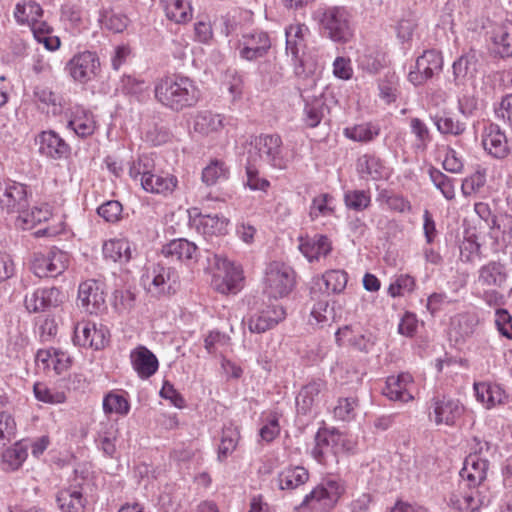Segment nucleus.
Instances as JSON below:
<instances>
[{
	"mask_svg": "<svg viewBox=\"0 0 512 512\" xmlns=\"http://www.w3.org/2000/svg\"><path fill=\"white\" fill-rule=\"evenodd\" d=\"M28 187L22 183L8 181L0 183V208L7 213L19 214L29 207Z\"/></svg>",
	"mask_w": 512,
	"mask_h": 512,
	"instance_id": "11",
	"label": "nucleus"
},
{
	"mask_svg": "<svg viewBox=\"0 0 512 512\" xmlns=\"http://www.w3.org/2000/svg\"><path fill=\"white\" fill-rule=\"evenodd\" d=\"M99 65V59L96 54L85 51L70 59L66 69L75 81L86 83L96 74Z\"/></svg>",
	"mask_w": 512,
	"mask_h": 512,
	"instance_id": "12",
	"label": "nucleus"
},
{
	"mask_svg": "<svg viewBox=\"0 0 512 512\" xmlns=\"http://www.w3.org/2000/svg\"><path fill=\"white\" fill-rule=\"evenodd\" d=\"M432 408L434 422L437 425L445 424L448 426L454 425L464 410L459 400L445 396L433 398Z\"/></svg>",
	"mask_w": 512,
	"mask_h": 512,
	"instance_id": "14",
	"label": "nucleus"
},
{
	"mask_svg": "<svg viewBox=\"0 0 512 512\" xmlns=\"http://www.w3.org/2000/svg\"><path fill=\"white\" fill-rule=\"evenodd\" d=\"M263 292L269 298L279 299L286 297L295 285L294 270L281 262H271L265 270Z\"/></svg>",
	"mask_w": 512,
	"mask_h": 512,
	"instance_id": "5",
	"label": "nucleus"
},
{
	"mask_svg": "<svg viewBox=\"0 0 512 512\" xmlns=\"http://www.w3.org/2000/svg\"><path fill=\"white\" fill-rule=\"evenodd\" d=\"M246 153L249 162L264 160L279 169L286 167V160L282 151V139L277 134L255 137L249 143Z\"/></svg>",
	"mask_w": 512,
	"mask_h": 512,
	"instance_id": "4",
	"label": "nucleus"
},
{
	"mask_svg": "<svg viewBox=\"0 0 512 512\" xmlns=\"http://www.w3.org/2000/svg\"><path fill=\"white\" fill-rule=\"evenodd\" d=\"M443 68V57L437 50H426L417 57L415 69L408 74V80L415 86L422 85L439 74Z\"/></svg>",
	"mask_w": 512,
	"mask_h": 512,
	"instance_id": "10",
	"label": "nucleus"
},
{
	"mask_svg": "<svg viewBox=\"0 0 512 512\" xmlns=\"http://www.w3.org/2000/svg\"><path fill=\"white\" fill-rule=\"evenodd\" d=\"M43 16L42 7L35 1L19 2L15 6L14 18L20 25L30 26Z\"/></svg>",
	"mask_w": 512,
	"mask_h": 512,
	"instance_id": "38",
	"label": "nucleus"
},
{
	"mask_svg": "<svg viewBox=\"0 0 512 512\" xmlns=\"http://www.w3.org/2000/svg\"><path fill=\"white\" fill-rule=\"evenodd\" d=\"M120 89L124 94L139 98L148 89V85L144 80L128 75L122 77Z\"/></svg>",
	"mask_w": 512,
	"mask_h": 512,
	"instance_id": "61",
	"label": "nucleus"
},
{
	"mask_svg": "<svg viewBox=\"0 0 512 512\" xmlns=\"http://www.w3.org/2000/svg\"><path fill=\"white\" fill-rule=\"evenodd\" d=\"M325 382L313 380L303 386L296 397L297 410L301 414L308 413L318 400L319 394L325 389Z\"/></svg>",
	"mask_w": 512,
	"mask_h": 512,
	"instance_id": "29",
	"label": "nucleus"
},
{
	"mask_svg": "<svg viewBox=\"0 0 512 512\" xmlns=\"http://www.w3.org/2000/svg\"><path fill=\"white\" fill-rule=\"evenodd\" d=\"M326 289L332 293H341L347 285L348 275L343 270H330L323 274Z\"/></svg>",
	"mask_w": 512,
	"mask_h": 512,
	"instance_id": "58",
	"label": "nucleus"
},
{
	"mask_svg": "<svg viewBox=\"0 0 512 512\" xmlns=\"http://www.w3.org/2000/svg\"><path fill=\"white\" fill-rule=\"evenodd\" d=\"M34 100L41 110H46L57 115L61 112L62 105L59 96L50 88L45 86H36L33 91Z\"/></svg>",
	"mask_w": 512,
	"mask_h": 512,
	"instance_id": "37",
	"label": "nucleus"
},
{
	"mask_svg": "<svg viewBox=\"0 0 512 512\" xmlns=\"http://www.w3.org/2000/svg\"><path fill=\"white\" fill-rule=\"evenodd\" d=\"M27 456L28 444L24 441H18L3 451L2 467L5 471H15L22 466Z\"/></svg>",
	"mask_w": 512,
	"mask_h": 512,
	"instance_id": "34",
	"label": "nucleus"
},
{
	"mask_svg": "<svg viewBox=\"0 0 512 512\" xmlns=\"http://www.w3.org/2000/svg\"><path fill=\"white\" fill-rule=\"evenodd\" d=\"M103 255L105 258L116 261H128L131 258L130 245L127 241L109 240L103 245Z\"/></svg>",
	"mask_w": 512,
	"mask_h": 512,
	"instance_id": "48",
	"label": "nucleus"
},
{
	"mask_svg": "<svg viewBox=\"0 0 512 512\" xmlns=\"http://www.w3.org/2000/svg\"><path fill=\"white\" fill-rule=\"evenodd\" d=\"M285 314V310L281 305H269L249 319L248 328L252 333H264L282 321L285 318Z\"/></svg>",
	"mask_w": 512,
	"mask_h": 512,
	"instance_id": "15",
	"label": "nucleus"
},
{
	"mask_svg": "<svg viewBox=\"0 0 512 512\" xmlns=\"http://www.w3.org/2000/svg\"><path fill=\"white\" fill-rule=\"evenodd\" d=\"M223 127V118L211 111L199 112L194 118V131L201 135H209Z\"/></svg>",
	"mask_w": 512,
	"mask_h": 512,
	"instance_id": "39",
	"label": "nucleus"
},
{
	"mask_svg": "<svg viewBox=\"0 0 512 512\" xmlns=\"http://www.w3.org/2000/svg\"><path fill=\"white\" fill-rule=\"evenodd\" d=\"M304 121L307 126L314 128L318 126L323 117L324 101L322 97H305Z\"/></svg>",
	"mask_w": 512,
	"mask_h": 512,
	"instance_id": "49",
	"label": "nucleus"
},
{
	"mask_svg": "<svg viewBox=\"0 0 512 512\" xmlns=\"http://www.w3.org/2000/svg\"><path fill=\"white\" fill-rule=\"evenodd\" d=\"M332 197L329 194H321L315 197L310 207V216L317 218L319 216H329L334 213L331 206Z\"/></svg>",
	"mask_w": 512,
	"mask_h": 512,
	"instance_id": "60",
	"label": "nucleus"
},
{
	"mask_svg": "<svg viewBox=\"0 0 512 512\" xmlns=\"http://www.w3.org/2000/svg\"><path fill=\"white\" fill-rule=\"evenodd\" d=\"M162 254L171 260L191 261L197 258V246L186 239H174L162 248Z\"/></svg>",
	"mask_w": 512,
	"mask_h": 512,
	"instance_id": "26",
	"label": "nucleus"
},
{
	"mask_svg": "<svg viewBox=\"0 0 512 512\" xmlns=\"http://www.w3.org/2000/svg\"><path fill=\"white\" fill-rule=\"evenodd\" d=\"M309 479L308 471L301 466L288 467L278 475V486L281 490H293L305 484Z\"/></svg>",
	"mask_w": 512,
	"mask_h": 512,
	"instance_id": "35",
	"label": "nucleus"
},
{
	"mask_svg": "<svg viewBox=\"0 0 512 512\" xmlns=\"http://www.w3.org/2000/svg\"><path fill=\"white\" fill-rule=\"evenodd\" d=\"M379 132L380 129L378 126L366 123L345 128L344 135L353 141L369 142L377 137Z\"/></svg>",
	"mask_w": 512,
	"mask_h": 512,
	"instance_id": "52",
	"label": "nucleus"
},
{
	"mask_svg": "<svg viewBox=\"0 0 512 512\" xmlns=\"http://www.w3.org/2000/svg\"><path fill=\"white\" fill-rule=\"evenodd\" d=\"M228 223L229 220L224 216L201 215L197 222V231L205 237L225 235Z\"/></svg>",
	"mask_w": 512,
	"mask_h": 512,
	"instance_id": "33",
	"label": "nucleus"
},
{
	"mask_svg": "<svg viewBox=\"0 0 512 512\" xmlns=\"http://www.w3.org/2000/svg\"><path fill=\"white\" fill-rule=\"evenodd\" d=\"M308 28L304 24H291L285 28L286 53L293 61L300 59V52L305 47L304 35Z\"/></svg>",
	"mask_w": 512,
	"mask_h": 512,
	"instance_id": "30",
	"label": "nucleus"
},
{
	"mask_svg": "<svg viewBox=\"0 0 512 512\" xmlns=\"http://www.w3.org/2000/svg\"><path fill=\"white\" fill-rule=\"evenodd\" d=\"M67 127L84 138L94 133L96 125L92 114L78 107L72 112Z\"/></svg>",
	"mask_w": 512,
	"mask_h": 512,
	"instance_id": "32",
	"label": "nucleus"
},
{
	"mask_svg": "<svg viewBox=\"0 0 512 512\" xmlns=\"http://www.w3.org/2000/svg\"><path fill=\"white\" fill-rule=\"evenodd\" d=\"M239 437L240 435L237 427L229 425L223 428L221 442L218 449V459L220 461L227 458V456L236 449Z\"/></svg>",
	"mask_w": 512,
	"mask_h": 512,
	"instance_id": "50",
	"label": "nucleus"
},
{
	"mask_svg": "<svg viewBox=\"0 0 512 512\" xmlns=\"http://www.w3.org/2000/svg\"><path fill=\"white\" fill-rule=\"evenodd\" d=\"M486 183V173L484 170H477L471 176L465 178L461 185L462 193L466 196L477 193Z\"/></svg>",
	"mask_w": 512,
	"mask_h": 512,
	"instance_id": "62",
	"label": "nucleus"
},
{
	"mask_svg": "<svg viewBox=\"0 0 512 512\" xmlns=\"http://www.w3.org/2000/svg\"><path fill=\"white\" fill-rule=\"evenodd\" d=\"M103 410L106 414L127 415L130 410V404L123 395L110 392L103 399Z\"/></svg>",
	"mask_w": 512,
	"mask_h": 512,
	"instance_id": "54",
	"label": "nucleus"
},
{
	"mask_svg": "<svg viewBox=\"0 0 512 512\" xmlns=\"http://www.w3.org/2000/svg\"><path fill=\"white\" fill-rule=\"evenodd\" d=\"M147 291L153 296L174 294L179 288V276L172 267L154 264L143 276Z\"/></svg>",
	"mask_w": 512,
	"mask_h": 512,
	"instance_id": "6",
	"label": "nucleus"
},
{
	"mask_svg": "<svg viewBox=\"0 0 512 512\" xmlns=\"http://www.w3.org/2000/svg\"><path fill=\"white\" fill-rule=\"evenodd\" d=\"M343 492L344 485L339 479L327 478L305 496L302 504L309 505L311 509H317L315 504L318 503L320 508L331 509Z\"/></svg>",
	"mask_w": 512,
	"mask_h": 512,
	"instance_id": "7",
	"label": "nucleus"
},
{
	"mask_svg": "<svg viewBox=\"0 0 512 512\" xmlns=\"http://www.w3.org/2000/svg\"><path fill=\"white\" fill-rule=\"evenodd\" d=\"M177 185L178 179L176 176L164 172L157 173L156 171L153 175L148 176L147 179L145 178L141 184L145 191L164 196L172 194Z\"/></svg>",
	"mask_w": 512,
	"mask_h": 512,
	"instance_id": "25",
	"label": "nucleus"
},
{
	"mask_svg": "<svg viewBox=\"0 0 512 512\" xmlns=\"http://www.w3.org/2000/svg\"><path fill=\"white\" fill-rule=\"evenodd\" d=\"M351 15L344 6L320 5L313 12V19L324 34L334 42L346 43L353 36Z\"/></svg>",
	"mask_w": 512,
	"mask_h": 512,
	"instance_id": "2",
	"label": "nucleus"
},
{
	"mask_svg": "<svg viewBox=\"0 0 512 512\" xmlns=\"http://www.w3.org/2000/svg\"><path fill=\"white\" fill-rule=\"evenodd\" d=\"M356 168L361 178L381 180L388 176V171L380 158L364 154L357 160Z\"/></svg>",
	"mask_w": 512,
	"mask_h": 512,
	"instance_id": "28",
	"label": "nucleus"
},
{
	"mask_svg": "<svg viewBox=\"0 0 512 512\" xmlns=\"http://www.w3.org/2000/svg\"><path fill=\"white\" fill-rule=\"evenodd\" d=\"M430 180L434 184V186L440 190L442 195L447 200H452L455 198V186L454 179L448 177L440 170L430 167L428 170Z\"/></svg>",
	"mask_w": 512,
	"mask_h": 512,
	"instance_id": "51",
	"label": "nucleus"
},
{
	"mask_svg": "<svg viewBox=\"0 0 512 512\" xmlns=\"http://www.w3.org/2000/svg\"><path fill=\"white\" fill-rule=\"evenodd\" d=\"M154 95L163 106L177 112L194 106L199 99V91L194 82L180 75H169L157 79Z\"/></svg>",
	"mask_w": 512,
	"mask_h": 512,
	"instance_id": "1",
	"label": "nucleus"
},
{
	"mask_svg": "<svg viewBox=\"0 0 512 512\" xmlns=\"http://www.w3.org/2000/svg\"><path fill=\"white\" fill-rule=\"evenodd\" d=\"M78 302L90 314L98 313L104 306V293L95 280H88L79 285Z\"/></svg>",
	"mask_w": 512,
	"mask_h": 512,
	"instance_id": "18",
	"label": "nucleus"
},
{
	"mask_svg": "<svg viewBox=\"0 0 512 512\" xmlns=\"http://www.w3.org/2000/svg\"><path fill=\"white\" fill-rule=\"evenodd\" d=\"M229 177V169L221 160H212L202 171V181L212 186Z\"/></svg>",
	"mask_w": 512,
	"mask_h": 512,
	"instance_id": "47",
	"label": "nucleus"
},
{
	"mask_svg": "<svg viewBox=\"0 0 512 512\" xmlns=\"http://www.w3.org/2000/svg\"><path fill=\"white\" fill-rule=\"evenodd\" d=\"M29 27L34 38L39 43H43L47 50L55 51L60 47V39L57 36L51 35L52 28L45 21L38 19Z\"/></svg>",
	"mask_w": 512,
	"mask_h": 512,
	"instance_id": "43",
	"label": "nucleus"
},
{
	"mask_svg": "<svg viewBox=\"0 0 512 512\" xmlns=\"http://www.w3.org/2000/svg\"><path fill=\"white\" fill-rule=\"evenodd\" d=\"M130 358L134 370L143 379L151 377L158 369L156 356L144 346L133 350Z\"/></svg>",
	"mask_w": 512,
	"mask_h": 512,
	"instance_id": "24",
	"label": "nucleus"
},
{
	"mask_svg": "<svg viewBox=\"0 0 512 512\" xmlns=\"http://www.w3.org/2000/svg\"><path fill=\"white\" fill-rule=\"evenodd\" d=\"M168 19L177 24L187 23L192 19V8L185 0H163Z\"/></svg>",
	"mask_w": 512,
	"mask_h": 512,
	"instance_id": "40",
	"label": "nucleus"
},
{
	"mask_svg": "<svg viewBox=\"0 0 512 512\" xmlns=\"http://www.w3.org/2000/svg\"><path fill=\"white\" fill-rule=\"evenodd\" d=\"M315 442L312 454L318 462H324L329 453L336 455L352 449L351 443L346 442L345 436L335 430H319L315 436Z\"/></svg>",
	"mask_w": 512,
	"mask_h": 512,
	"instance_id": "8",
	"label": "nucleus"
},
{
	"mask_svg": "<svg viewBox=\"0 0 512 512\" xmlns=\"http://www.w3.org/2000/svg\"><path fill=\"white\" fill-rule=\"evenodd\" d=\"M68 267V254L61 250H51L47 255L34 253L31 260L32 272L42 277H56Z\"/></svg>",
	"mask_w": 512,
	"mask_h": 512,
	"instance_id": "9",
	"label": "nucleus"
},
{
	"mask_svg": "<svg viewBox=\"0 0 512 512\" xmlns=\"http://www.w3.org/2000/svg\"><path fill=\"white\" fill-rule=\"evenodd\" d=\"M492 41L495 53L501 57L512 56V22L508 21L496 27Z\"/></svg>",
	"mask_w": 512,
	"mask_h": 512,
	"instance_id": "36",
	"label": "nucleus"
},
{
	"mask_svg": "<svg viewBox=\"0 0 512 512\" xmlns=\"http://www.w3.org/2000/svg\"><path fill=\"white\" fill-rule=\"evenodd\" d=\"M413 378L409 373H401L398 376H389L383 388V395L392 401L408 402L413 399L409 386Z\"/></svg>",
	"mask_w": 512,
	"mask_h": 512,
	"instance_id": "19",
	"label": "nucleus"
},
{
	"mask_svg": "<svg viewBox=\"0 0 512 512\" xmlns=\"http://www.w3.org/2000/svg\"><path fill=\"white\" fill-rule=\"evenodd\" d=\"M208 268L213 270L212 286L222 294L237 293L244 277L239 266L217 254L207 257Z\"/></svg>",
	"mask_w": 512,
	"mask_h": 512,
	"instance_id": "3",
	"label": "nucleus"
},
{
	"mask_svg": "<svg viewBox=\"0 0 512 512\" xmlns=\"http://www.w3.org/2000/svg\"><path fill=\"white\" fill-rule=\"evenodd\" d=\"M271 46L267 33L259 31L243 36V48L240 56L246 60H255L263 57Z\"/></svg>",
	"mask_w": 512,
	"mask_h": 512,
	"instance_id": "22",
	"label": "nucleus"
},
{
	"mask_svg": "<svg viewBox=\"0 0 512 512\" xmlns=\"http://www.w3.org/2000/svg\"><path fill=\"white\" fill-rule=\"evenodd\" d=\"M155 172V163L152 157L149 155H142L138 158L137 161L133 162L129 169V175L134 178L140 179V183L142 184L145 178L153 175Z\"/></svg>",
	"mask_w": 512,
	"mask_h": 512,
	"instance_id": "55",
	"label": "nucleus"
},
{
	"mask_svg": "<svg viewBox=\"0 0 512 512\" xmlns=\"http://www.w3.org/2000/svg\"><path fill=\"white\" fill-rule=\"evenodd\" d=\"M116 439L117 429L113 425H106L99 431L96 441L98 443V447L103 451V453L112 457L116 452Z\"/></svg>",
	"mask_w": 512,
	"mask_h": 512,
	"instance_id": "56",
	"label": "nucleus"
},
{
	"mask_svg": "<svg viewBox=\"0 0 512 512\" xmlns=\"http://www.w3.org/2000/svg\"><path fill=\"white\" fill-rule=\"evenodd\" d=\"M51 215V209L48 204L34 206L31 209L25 208L18 214L15 226L22 230H30L37 224L46 222Z\"/></svg>",
	"mask_w": 512,
	"mask_h": 512,
	"instance_id": "27",
	"label": "nucleus"
},
{
	"mask_svg": "<svg viewBox=\"0 0 512 512\" xmlns=\"http://www.w3.org/2000/svg\"><path fill=\"white\" fill-rule=\"evenodd\" d=\"M62 302V293L56 287L38 288L25 296V306L30 312L44 311Z\"/></svg>",
	"mask_w": 512,
	"mask_h": 512,
	"instance_id": "13",
	"label": "nucleus"
},
{
	"mask_svg": "<svg viewBox=\"0 0 512 512\" xmlns=\"http://www.w3.org/2000/svg\"><path fill=\"white\" fill-rule=\"evenodd\" d=\"M482 145L495 158L503 159L509 154L507 137L497 124L490 123L485 127Z\"/></svg>",
	"mask_w": 512,
	"mask_h": 512,
	"instance_id": "17",
	"label": "nucleus"
},
{
	"mask_svg": "<svg viewBox=\"0 0 512 512\" xmlns=\"http://www.w3.org/2000/svg\"><path fill=\"white\" fill-rule=\"evenodd\" d=\"M344 202L349 209L363 211L370 205L371 197L364 190H348L344 194Z\"/></svg>",
	"mask_w": 512,
	"mask_h": 512,
	"instance_id": "57",
	"label": "nucleus"
},
{
	"mask_svg": "<svg viewBox=\"0 0 512 512\" xmlns=\"http://www.w3.org/2000/svg\"><path fill=\"white\" fill-rule=\"evenodd\" d=\"M411 132L415 135L417 140V147L424 150L427 144L431 141V135L428 126L419 118H412L410 120Z\"/></svg>",
	"mask_w": 512,
	"mask_h": 512,
	"instance_id": "64",
	"label": "nucleus"
},
{
	"mask_svg": "<svg viewBox=\"0 0 512 512\" xmlns=\"http://www.w3.org/2000/svg\"><path fill=\"white\" fill-rule=\"evenodd\" d=\"M479 61L476 53L470 51L453 63V76L456 85H463L473 79L478 72Z\"/></svg>",
	"mask_w": 512,
	"mask_h": 512,
	"instance_id": "23",
	"label": "nucleus"
},
{
	"mask_svg": "<svg viewBox=\"0 0 512 512\" xmlns=\"http://www.w3.org/2000/svg\"><path fill=\"white\" fill-rule=\"evenodd\" d=\"M399 78L395 72H387L379 82L380 97L387 103L396 101L399 94Z\"/></svg>",
	"mask_w": 512,
	"mask_h": 512,
	"instance_id": "53",
	"label": "nucleus"
},
{
	"mask_svg": "<svg viewBox=\"0 0 512 512\" xmlns=\"http://www.w3.org/2000/svg\"><path fill=\"white\" fill-rule=\"evenodd\" d=\"M39 152L52 159H61L70 153L69 145L54 131H43L38 136Z\"/></svg>",
	"mask_w": 512,
	"mask_h": 512,
	"instance_id": "21",
	"label": "nucleus"
},
{
	"mask_svg": "<svg viewBox=\"0 0 512 512\" xmlns=\"http://www.w3.org/2000/svg\"><path fill=\"white\" fill-rule=\"evenodd\" d=\"M489 468L488 460L480 457L478 453L469 454L463 468L460 470V477L468 483L469 487H477L481 485L487 477Z\"/></svg>",
	"mask_w": 512,
	"mask_h": 512,
	"instance_id": "16",
	"label": "nucleus"
},
{
	"mask_svg": "<svg viewBox=\"0 0 512 512\" xmlns=\"http://www.w3.org/2000/svg\"><path fill=\"white\" fill-rule=\"evenodd\" d=\"M415 288V279L408 274H401L395 281L389 285L388 293L392 297H397L405 293H410Z\"/></svg>",
	"mask_w": 512,
	"mask_h": 512,
	"instance_id": "59",
	"label": "nucleus"
},
{
	"mask_svg": "<svg viewBox=\"0 0 512 512\" xmlns=\"http://www.w3.org/2000/svg\"><path fill=\"white\" fill-rule=\"evenodd\" d=\"M437 130L444 135L459 136L466 130V123L451 113L444 112L433 118Z\"/></svg>",
	"mask_w": 512,
	"mask_h": 512,
	"instance_id": "42",
	"label": "nucleus"
},
{
	"mask_svg": "<svg viewBox=\"0 0 512 512\" xmlns=\"http://www.w3.org/2000/svg\"><path fill=\"white\" fill-rule=\"evenodd\" d=\"M478 274V282L487 287H501L507 278L504 265L495 261L482 266Z\"/></svg>",
	"mask_w": 512,
	"mask_h": 512,
	"instance_id": "31",
	"label": "nucleus"
},
{
	"mask_svg": "<svg viewBox=\"0 0 512 512\" xmlns=\"http://www.w3.org/2000/svg\"><path fill=\"white\" fill-rule=\"evenodd\" d=\"M299 250L309 262L319 260L320 257L327 256L332 247L327 236L316 234L310 236H300Z\"/></svg>",
	"mask_w": 512,
	"mask_h": 512,
	"instance_id": "20",
	"label": "nucleus"
},
{
	"mask_svg": "<svg viewBox=\"0 0 512 512\" xmlns=\"http://www.w3.org/2000/svg\"><path fill=\"white\" fill-rule=\"evenodd\" d=\"M357 400L353 397L340 398L334 408V416L342 421H350L355 416Z\"/></svg>",
	"mask_w": 512,
	"mask_h": 512,
	"instance_id": "63",
	"label": "nucleus"
},
{
	"mask_svg": "<svg viewBox=\"0 0 512 512\" xmlns=\"http://www.w3.org/2000/svg\"><path fill=\"white\" fill-rule=\"evenodd\" d=\"M474 391L477 400H483V393H488L486 407L491 408L502 404L506 398L505 392L497 384L487 382L474 383Z\"/></svg>",
	"mask_w": 512,
	"mask_h": 512,
	"instance_id": "44",
	"label": "nucleus"
},
{
	"mask_svg": "<svg viewBox=\"0 0 512 512\" xmlns=\"http://www.w3.org/2000/svg\"><path fill=\"white\" fill-rule=\"evenodd\" d=\"M56 501L59 509L63 511L78 512L85 508V499L83 498L82 492L77 489H66L62 490L57 494Z\"/></svg>",
	"mask_w": 512,
	"mask_h": 512,
	"instance_id": "45",
	"label": "nucleus"
},
{
	"mask_svg": "<svg viewBox=\"0 0 512 512\" xmlns=\"http://www.w3.org/2000/svg\"><path fill=\"white\" fill-rule=\"evenodd\" d=\"M450 507L460 512H477L486 506L484 499L471 494H452L449 500Z\"/></svg>",
	"mask_w": 512,
	"mask_h": 512,
	"instance_id": "46",
	"label": "nucleus"
},
{
	"mask_svg": "<svg viewBox=\"0 0 512 512\" xmlns=\"http://www.w3.org/2000/svg\"><path fill=\"white\" fill-rule=\"evenodd\" d=\"M479 319L475 313H460L451 319V331L454 332L458 337L464 339L471 336L477 325Z\"/></svg>",
	"mask_w": 512,
	"mask_h": 512,
	"instance_id": "41",
	"label": "nucleus"
}]
</instances>
